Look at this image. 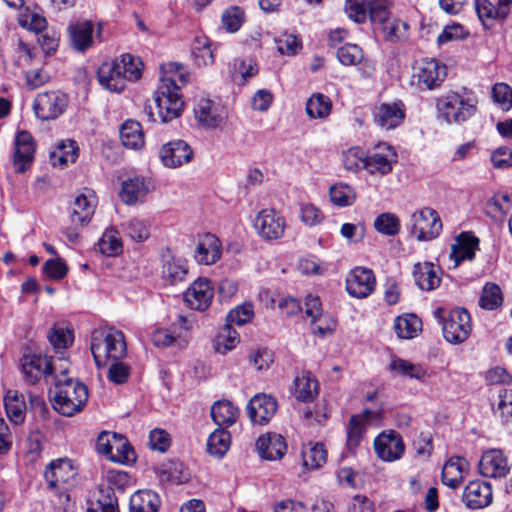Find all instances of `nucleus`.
Returning <instances> with one entry per match:
<instances>
[{"mask_svg": "<svg viewBox=\"0 0 512 512\" xmlns=\"http://www.w3.org/2000/svg\"><path fill=\"white\" fill-rule=\"evenodd\" d=\"M193 151L183 140H175L164 144L160 150V159L164 166L177 168L191 161Z\"/></svg>", "mask_w": 512, "mask_h": 512, "instance_id": "obj_25", "label": "nucleus"}, {"mask_svg": "<svg viewBox=\"0 0 512 512\" xmlns=\"http://www.w3.org/2000/svg\"><path fill=\"white\" fill-rule=\"evenodd\" d=\"M332 109V102L328 96L315 93L306 102V113L311 119H325Z\"/></svg>", "mask_w": 512, "mask_h": 512, "instance_id": "obj_43", "label": "nucleus"}, {"mask_svg": "<svg viewBox=\"0 0 512 512\" xmlns=\"http://www.w3.org/2000/svg\"><path fill=\"white\" fill-rule=\"evenodd\" d=\"M339 62L346 66L357 65L364 59L362 48L356 44L346 43L336 52Z\"/></svg>", "mask_w": 512, "mask_h": 512, "instance_id": "obj_56", "label": "nucleus"}, {"mask_svg": "<svg viewBox=\"0 0 512 512\" xmlns=\"http://www.w3.org/2000/svg\"><path fill=\"white\" fill-rule=\"evenodd\" d=\"M511 2L512 0H498V6L495 7L489 0H476L475 9L479 19L485 23L488 20L506 18Z\"/></svg>", "mask_w": 512, "mask_h": 512, "instance_id": "obj_37", "label": "nucleus"}, {"mask_svg": "<svg viewBox=\"0 0 512 512\" xmlns=\"http://www.w3.org/2000/svg\"><path fill=\"white\" fill-rule=\"evenodd\" d=\"M188 274L185 261L171 258L164 262L162 267V278L171 285L183 282Z\"/></svg>", "mask_w": 512, "mask_h": 512, "instance_id": "obj_45", "label": "nucleus"}, {"mask_svg": "<svg viewBox=\"0 0 512 512\" xmlns=\"http://www.w3.org/2000/svg\"><path fill=\"white\" fill-rule=\"evenodd\" d=\"M381 417L380 410L365 408L362 413L351 416L346 427V446L351 452H355L360 445L370 423L378 421Z\"/></svg>", "mask_w": 512, "mask_h": 512, "instance_id": "obj_11", "label": "nucleus"}, {"mask_svg": "<svg viewBox=\"0 0 512 512\" xmlns=\"http://www.w3.org/2000/svg\"><path fill=\"white\" fill-rule=\"evenodd\" d=\"M240 341L237 331L231 326H225L217 335L215 339V350L218 353L226 354L227 352L236 348Z\"/></svg>", "mask_w": 512, "mask_h": 512, "instance_id": "obj_55", "label": "nucleus"}, {"mask_svg": "<svg viewBox=\"0 0 512 512\" xmlns=\"http://www.w3.org/2000/svg\"><path fill=\"white\" fill-rule=\"evenodd\" d=\"M150 191V183L142 176H133L121 184L120 198L127 205L144 201Z\"/></svg>", "mask_w": 512, "mask_h": 512, "instance_id": "obj_30", "label": "nucleus"}, {"mask_svg": "<svg viewBox=\"0 0 512 512\" xmlns=\"http://www.w3.org/2000/svg\"><path fill=\"white\" fill-rule=\"evenodd\" d=\"M303 466L307 469H318L327 460V451L321 443L308 444L302 451Z\"/></svg>", "mask_w": 512, "mask_h": 512, "instance_id": "obj_46", "label": "nucleus"}, {"mask_svg": "<svg viewBox=\"0 0 512 512\" xmlns=\"http://www.w3.org/2000/svg\"><path fill=\"white\" fill-rule=\"evenodd\" d=\"M160 505L159 495L149 489L134 492L129 501L130 512H158Z\"/></svg>", "mask_w": 512, "mask_h": 512, "instance_id": "obj_34", "label": "nucleus"}, {"mask_svg": "<svg viewBox=\"0 0 512 512\" xmlns=\"http://www.w3.org/2000/svg\"><path fill=\"white\" fill-rule=\"evenodd\" d=\"M49 156L53 166L62 167L69 162L73 163L78 157L77 143L73 140L62 141Z\"/></svg>", "mask_w": 512, "mask_h": 512, "instance_id": "obj_42", "label": "nucleus"}, {"mask_svg": "<svg viewBox=\"0 0 512 512\" xmlns=\"http://www.w3.org/2000/svg\"><path fill=\"white\" fill-rule=\"evenodd\" d=\"M14 146V169L17 173H23L31 165L34 159L36 144L31 133L26 130H22L16 134Z\"/></svg>", "mask_w": 512, "mask_h": 512, "instance_id": "obj_21", "label": "nucleus"}, {"mask_svg": "<svg viewBox=\"0 0 512 512\" xmlns=\"http://www.w3.org/2000/svg\"><path fill=\"white\" fill-rule=\"evenodd\" d=\"M374 450L379 459L384 462H394L402 458L405 445L401 435L388 430L380 433L374 439Z\"/></svg>", "mask_w": 512, "mask_h": 512, "instance_id": "obj_13", "label": "nucleus"}, {"mask_svg": "<svg viewBox=\"0 0 512 512\" xmlns=\"http://www.w3.org/2000/svg\"><path fill=\"white\" fill-rule=\"evenodd\" d=\"M120 69L124 72L125 80L138 79L141 76V61L131 54H123L118 61Z\"/></svg>", "mask_w": 512, "mask_h": 512, "instance_id": "obj_60", "label": "nucleus"}, {"mask_svg": "<svg viewBox=\"0 0 512 512\" xmlns=\"http://www.w3.org/2000/svg\"><path fill=\"white\" fill-rule=\"evenodd\" d=\"M507 457L499 449L484 452L479 461V472L486 478L500 479L510 472Z\"/></svg>", "mask_w": 512, "mask_h": 512, "instance_id": "obj_20", "label": "nucleus"}, {"mask_svg": "<svg viewBox=\"0 0 512 512\" xmlns=\"http://www.w3.org/2000/svg\"><path fill=\"white\" fill-rule=\"evenodd\" d=\"M88 400L87 387L75 378L60 377L55 383L52 406L60 414L71 417L83 410Z\"/></svg>", "mask_w": 512, "mask_h": 512, "instance_id": "obj_4", "label": "nucleus"}, {"mask_svg": "<svg viewBox=\"0 0 512 512\" xmlns=\"http://www.w3.org/2000/svg\"><path fill=\"white\" fill-rule=\"evenodd\" d=\"M194 114L198 123L207 128H217L225 119L224 109L220 103L205 97L196 101Z\"/></svg>", "mask_w": 512, "mask_h": 512, "instance_id": "obj_23", "label": "nucleus"}, {"mask_svg": "<svg viewBox=\"0 0 512 512\" xmlns=\"http://www.w3.org/2000/svg\"><path fill=\"white\" fill-rule=\"evenodd\" d=\"M222 254L220 240L211 233L200 235L194 253V258L201 265H212L216 263Z\"/></svg>", "mask_w": 512, "mask_h": 512, "instance_id": "obj_27", "label": "nucleus"}, {"mask_svg": "<svg viewBox=\"0 0 512 512\" xmlns=\"http://www.w3.org/2000/svg\"><path fill=\"white\" fill-rule=\"evenodd\" d=\"M214 288L207 278L196 279L184 293L186 304L194 310L205 311L212 302Z\"/></svg>", "mask_w": 512, "mask_h": 512, "instance_id": "obj_18", "label": "nucleus"}, {"mask_svg": "<svg viewBox=\"0 0 512 512\" xmlns=\"http://www.w3.org/2000/svg\"><path fill=\"white\" fill-rule=\"evenodd\" d=\"M499 401L494 408V415L503 423H512V390L503 389L499 392Z\"/></svg>", "mask_w": 512, "mask_h": 512, "instance_id": "obj_58", "label": "nucleus"}, {"mask_svg": "<svg viewBox=\"0 0 512 512\" xmlns=\"http://www.w3.org/2000/svg\"><path fill=\"white\" fill-rule=\"evenodd\" d=\"M97 79L100 85L110 92L120 93L126 87L125 75L117 60L102 63L97 70Z\"/></svg>", "mask_w": 512, "mask_h": 512, "instance_id": "obj_26", "label": "nucleus"}, {"mask_svg": "<svg viewBox=\"0 0 512 512\" xmlns=\"http://www.w3.org/2000/svg\"><path fill=\"white\" fill-rule=\"evenodd\" d=\"M245 21V12L239 6H230L221 16L222 27L229 33L237 32Z\"/></svg>", "mask_w": 512, "mask_h": 512, "instance_id": "obj_52", "label": "nucleus"}, {"mask_svg": "<svg viewBox=\"0 0 512 512\" xmlns=\"http://www.w3.org/2000/svg\"><path fill=\"white\" fill-rule=\"evenodd\" d=\"M330 200L339 207L350 206L356 199V192L353 187L345 183H337L329 189Z\"/></svg>", "mask_w": 512, "mask_h": 512, "instance_id": "obj_50", "label": "nucleus"}, {"mask_svg": "<svg viewBox=\"0 0 512 512\" xmlns=\"http://www.w3.org/2000/svg\"><path fill=\"white\" fill-rule=\"evenodd\" d=\"M96 205L95 193L90 189H84L75 197L70 206L71 223L80 227L87 225L92 219Z\"/></svg>", "mask_w": 512, "mask_h": 512, "instance_id": "obj_19", "label": "nucleus"}, {"mask_svg": "<svg viewBox=\"0 0 512 512\" xmlns=\"http://www.w3.org/2000/svg\"><path fill=\"white\" fill-rule=\"evenodd\" d=\"M100 252L106 256H116L122 251V241L114 228L106 229L98 241Z\"/></svg>", "mask_w": 512, "mask_h": 512, "instance_id": "obj_48", "label": "nucleus"}, {"mask_svg": "<svg viewBox=\"0 0 512 512\" xmlns=\"http://www.w3.org/2000/svg\"><path fill=\"white\" fill-rule=\"evenodd\" d=\"M345 13L356 23H363L368 16L366 0H346Z\"/></svg>", "mask_w": 512, "mask_h": 512, "instance_id": "obj_62", "label": "nucleus"}, {"mask_svg": "<svg viewBox=\"0 0 512 512\" xmlns=\"http://www.w3.org/2000/svg\"><path fill=\"white\" fill-rule=\"evenodd\" d=\"M168 68L160 78V85L154 95L158 116L164 123L180 116L184 105L180 90L189 78L179 63H170Z\"/></svg>", "mask_w": 512, "mask_h": 512, "instance_id": "obj_1", "label": "nucleus"}, {"mask_svg": "<svg viewBox=\"0 0 512 512\" xmlns=\"http://www.w3.org/2000/svg\"><path fill=\"white\" fill-rule=\"evenodd\" d=\"M253 225L263 240L275 241L283 237L286 220L280 212L274 209H263L256 215Z\"/></svg>", "mask_w": 512, "mask_h": 512, "instance_id": "obj_8", "label": "nucleus"}, {"mask_svg": "<svg viewBox=\"0 0 512 512\" xmlns=\"http://www.w3.org/2000/svg\"><path fill=\"white\" fill-rule=\"evenodd\" d=\"M192 56L198 66H208L214 63V53L211 43L206 38H197L192 46Z\"/></svg>", "mask_w": 512, "mask_h": 512, "instance_id": "obj_53", "label": "nucleus"}, {"mask_svg": "<svg viewBox=\"0 0 512 512\" xmlns=\"http://www.w3.org/2000/svg\"><path fill=\"white\" fill-rule=\"evenodd\" d=\"M239 416V410L230 401H217L211 407V417L218 426L229 427Z\"/></svg>", "mask_w": 512, "mask_h": 512, "instance_id": "obj_39", "label": "nucleus"}, {"mask_svg": "<svg viewBox=\"0 0 512 512\" xmlns=\"http://www.w3.org/2000/svg\"><path fill=\"white\" fill-rule=\"evenodd\" d=\"M447 74V68L436 59H423L414 68L413 77L417 84L427 90L441 85Z\"/></svg>", "mask_w": 512, "mask_h": 512, "instance_id": "obj_12", "label": "nucleus"}, {"mask_svg": "<svg viewBox=\"0 0 512 512\" xmlns=\"http://www.w3.org/2000/svg\"><path fill=\"white\" fill-rule=\"evenodd\" d=\"M256 449L261 458L269 461L281 459L287 449L284 438L277 433H266L256 441Z\"/></svg>", "mask_w": 512, "mask_h": 512, "instance_id": "obj_29", "label": "nucleus"}, {"mask_svg": "<svg viewBox=\"0 0 512 512\" xmlns=\"http://www.w3.org/2000/svg\"><path fill=\"white\" fill-rule=\"evenodd\" d=\"M389 368L391 371L400 376L417 379L419 381H423L427 376V371L423 366L419 364H413L398 357L392 358Z\"/></svg>", "mask_w": 512, "mask_h": 512, "instance_id": "obj_44", "label": "nucleus"}, {"mask_svg": "<svg viewBox=\"0 0 512 512\" xmlns=\"http://www.w3.org/2000/svg\"><path fill=\"white\" fill-rule=\"evenodd\" d=\"M413 278L416 285L423 291H432L441 283L439 268L431 262L416 263L413 268Z\"/></svg>", "mask_w": 512, "mask_h": 512, "instance_id": "obj_32", "label": "nucleus"}, {"mask_svg": "<svg viewBox=\"0 0 512 512\" xmlns=\"http://www.w3.org/2000/svg\"><path fill=\"white\" fill-rule=\"evenodd\" d=\"M71 44L74 49L84 52L93 43V25L90 21H81L68 27Z\"/></svg>", "mask_w": 512, "mask_h": 512, "instance_id": "obj_35", "label": "nucleus"}, {"mask_svg": "<svg viewBox=\"0 0 512 512\" xmlns=\"http://www.w3.org/2000/svg\"><path fill=\"white\" fill-rule=\"evenodd\" d=\"M394 330L401 339H412L422 330V321L414 314H404L394 320Z\"/></svg>", "mask_w": 512, "mask_h": 512, "instance_id": "obj_40", "label": "nucleus"}, {"mask_svg": "<svg viewBox=\"0 0 512 512\" xmlns=\"http://www.w3.org/2000/svg\"><path fill=\"white\" fill-rule=\"evenodd\" d=\"M231 442L230 433L225 429H216L207 440L210 455L221 458L228 451Z\"/></svg>", "mask_w": 512, "mask_h": 512, "instance_id": "obj_47", "label": "nucleus"}, {"mask_svg": "<svg viewBox=\"0 0 512 512\" xmlns=\"http://www.w3.org/2000/svg\"><path fill=\"white\" fill-rule=\"evenodd\" d=\"M375 288L376 278L369 268L355 267L346 277V291L354 298H366L374 292Z\"/></svg>", "mask_w": 512, "mask_h": 512, "instance_id": "obj_14", "label": "nucleus"}, {"mask_svg": "<svg viewBox=\"0 0 512 512\" xmlns=\"http://www.w3.org/2000/svg\"><path fill=\"white\" fill-rule=\"evenodd\" d=\"M277 407V401L274 397L259 393L248 402L247 413L253 423L265 425L274 416Z\"/></svg>", "mask_w": 512, "mask_h": 512, "instance_id": "obj_22", "label": "nucleus"}, {"mask_svg": "<svg viewBox=\"0 0 512 512\" xmlns=\"http://www.w3.org/2000/svg\"><path fill=\"white\" fill-rule=\"evenodd\" d=\"M397 162V154L393 147L387 143L378 144L366 159V171L369 174L385 176L392 172Z\"/></svg>", "mask_w": 512, "mask_h": 512, "instance_id": "obj_15", "label": "nucleus"}, {"mask_svg": "<svg viewBox=\"0 0 512 512\" xmlns=\"http://www.w3.org/2000/svg\"><path fill=\"white\" fill-rule=\"evenodd\" d=\"M72 331L64 325H54L49 333L48 340L56 351L67 349L73 343Z\"/></svg>", "mask_w": 512, "mask_h": 512, "instance_id": "obj_51", "label": "nucleus"}, {"mask_svg": "<svg viewBox=\"0 0 512 512\" xmlns=\"http://www.w3.org/2000/svg\"><path fill=\"white\" fill-rule=\"evenodd\" d=\"M462 500L469 509H482L493 500L490 483L482 480L470 481L464 488Z\"/></svg>", "mask_w": 512, "mask_h": 512, "instance_id": "obj_24", "label": "nucleus"}, {"mask_svg": "<svg viewBox=\"0 0 512 512\" xmlns=\"http://www.w3.org/2000/svg\"><path fill=\"white\" fill-rule=\"evenodd\" d=\"M90 349L98 368L107 367L112 361L123 360L127 354L123 332L113 327L93 330Z\"/></svg>", "mask_w": 512, "mask_h": 512, "instance_id": "obj_3", "label": "nucleus"}, {"mask_svg": "<svg viewBox=\"0 0 512 512\" xmlns=\"http://www.w3.org/2000/svg\"><path fill=\"white\" fill-rule=\"evenodd\" d=\"M88 512H119L117 499L111 490H107L106 493L102 491L101 497L94 507L88 509Z\"/></svg>", "mask_w": 512, "mask_h": 512, "instance_id": "obj_64", "label": "nucleus"}, {"mask_svg": "<svg viewBox=\"0 0 512 512\" xmlns=\"http://www.w3.org/2000/svg\"><path fill=\"white\" fill-rule=\"evenodd\" d=\"M4 407L8 419L15 425L22 424L26 416L24 396L16 390H9L4 397Z\"/></svg>", "mask_w": 512, "mask_h": 512, "instance_id": "obj_36", "label": "nucleus"}, {"mask_svg": "<svg viewBox=\"0 0 512 512\" xmlns=\"http://www.w3.org/2000/svg\"><path fill=\"white\" fill-rule=\"evenodd\" d=\"M388 0H371L369 17L374 25L380 27L384 38L392 43L403 42L409 37V25L393 17L387 10Z\"/></svg>", "mask_w": 512, "mask_h": 512, "instance_id": "obj_5", "label": "nucleus"}, {"mask_svg": "<svg viewBox=\"0 0 512 512\" xmlns=\"http://www.w3.org/2000/svg\"><path fill=\"white\" fill-rule=\"evenodd\" d=\"M492 98L502 110L508 111L512 108V88L505 83H497L492 88Z\"/></svg>", "mask_w": 512, "mask_h": 512, "instance_id": "obj_61", "label": "nucleus"}, {"mask_svg": "<svg viewBox=\"0 0 512 512\" xmlns=\"http://www.w3.org/2000/svg\"><path fill=\"white\" fill-rule=\"evenodd\" d=\"M373 121L382 130H393L402 125L406 117V106L402 100L382 102L373 111Z\"/></svg>", "mask_w": 512, "mask_h": 512, "instance_id": "obj_10", "label": "nucleus"}, {"mask_svg": "<svg viewBox=\"0 0 512 512\" xmlns=\"http://www.w3.org/2000/svg\"><path fill=\"white\" fill-rule=\"evenodd\" d=\"M254 317V308L251 302H245L229 312L227 320L230 324L243 326Z\"/></svg>", "mask_w": 512, "mask_h": 512, "instance_id": "obj_59", "label": "nucleus"}, {"mask_svg": "<svg viewBox=\"0 0 512 512\" xmlns=\"http://www.w3.org/2000/svg\"><path fill=\"white\" fill-rule=\"evenodd\" d=\"M191 325L187 318L179 315L177 323L173 324L174 331L159 329L152 334V342L157 347H169L174 345L178 339L181 338L180 334L175 335L178 328L188 331Z\"/></svg>", "mask_w": 512, "mask_h": 512, "instance_id": "obj_41", "label": "nucleus"}, {"mask_svg": "<svg viewBox=\"0 0 512 512\" xmlns=\"http://www.w3.org/2000/svg\"><path fill=\"white\" fill-rule=\"evenodd\" d=\"M476 94L466 88L448 91L436 100L438 117L449 125H461L478 112Z\"/></svg>", "mask_w": 512, "mask_h": 512, "instance_id": "obj_2", "label": "nucleus"}, {"mask_svg": "<svg viewBox=\"0 0 512 512\" xmlns=\"http://www.w3.org/2000/svg\"><path fill=\"white\" fill-rule=\"evenodd\" d=\"M21 368L25 381L29 384H35L42 377L50 376L51 372L56 369V365L46 356L28 354L23 356Z\"/></svg>", "mask_w": 512, "mask_h": 512, "instance_id": "obj_17", "label": "nucleus"}, {"mask_svg": "<svg viewBox=\"0 0 512 512\" xmlns=\"http://www.w3.org/2000/svg\"><path fill=\"white\" fill-rule=\"evenodd\" d=\"M131 456H133V450L127 439L123 435L117 434L113 444L111 460L114 462H125L129 461Z\"/></svg>", "mask_w": 512, "mask_h": 512, "instance_id": "obj_63", "label": "nucleus"}, {"mask_svg": "<svg viewBox=\"0 0 512 512\" xmlns=\"http://www.w3.org/2000/svg\"><path fill=\"white\" fill-rule=\"evenodd\" d=\"M120 139L122 144L129 148L138 150L144 146V134L142 126L134 120L125 121L120 128Z\"/></svg>", "mask_w": 512, "mask_h": 512, "instance_id": "obj_38", "label": "nucleus"}, {"mask_svg": "<svg viewBox=\"0 0 512 512\" xmlns=\"http://www.w3.org/2000/svg\"><path fill=\"white\" fill-rule=\"evenodd\" d=\"M367 154L359 147H352L342 154V163L347 171L358 172L366 170Z\"/></svg>", "mask_w": 512, "mask_h": 512, "instance_id": "obj_54", "label": "nucleus"}, {"mask_svg": "<svg viewBox=\"0 0 512 512\" xmlns=\"http://www.w3.org/2000/svg\"><path fill=\"white\" fill-rule=\"evenodd\" d=\"M68 99L60 91H46L39 93L33 104V109L37 118L41 120H54L58 118L66 109Z\"/></svg>", "mask_w": 512, "mask_h": 512, "instance_id": "obj_9", "label": "nucleus"}, {"mask_svg": "<svg viewBox=\"0 0 512 512\" xmlns=\"http://www.w3.org/2000/svg\"><path fill=\"white\" fill-rule=\"evenodd\" d=\"M374 227L381 234L394 236L400 230V221L393 213H382L375 218Z\"/></svg>", "mask_w": 512, "mask_h": 512, "instance_id": "obj_57", "label": "nucleus"}, {"mask_svg": "<svg viewBox=\"0 0 512 512\" xmlns=\"http://www.w3.org/2000/svg\"><path fill=\"white\" fill-rule=\"evenodd\" d=\"M319 394V383L309 371H301L293 382V395L298 401L312 402Z\"/></svg>", "mask_w": 512, "mask_h": 512, "instance_id": "obj_31", "label": "nucleus"}, {"mask_svg": "<svg viewBox=\"0 0 512 512\" xmlns=\"http://www.w3.org/2000/svg\"><path fill=\"white\" fill-rule=\"evenodd\" d=\"M479 249V239L472 232H462L451 246L450 259L454 262V268L463 261H471Z\"/></svg>", "mask_w": 512, "mask_h": 512, "instance_id": "obj_28", "label": "nucleus"}, {"mask_svg": "<svg viewBox=\"0 0 512 512\" xmlns=\"http://www.w3.org/2000/svg\"><path fill=\"white\" fill-rule=\"evenodd\" d=\"M410 234L418 241H430L439 236L442 222L436 210L424 207L410 216Z\"/></svg>", "mask_w": 512, "mask_h": 512, "instance_id": "obj_7", "label": "nucleus"}, {"mask_svg": "<svg viewBox=\"0 0 512 512\" xmlns=\"http://www.w3.org/2000/svg\"><path fill=\"white\" fill-rule=\"evenodd\" d=\"M442 309H437L434 314L442 323V331L445 340L452 344L464 342L472 330L471 317L464 308H455L451 310L448 317L442 320Z\"/></svg>", "mask_w": 512, "mask_h": 512, "instance_id": "obj_6", "label": "nucleus"}, {"mask_svg": "<svg viewBox=\"0 0 512 512\" xmlns=\"http://www.w3.org/2000/svg\"><path fill=\"white\" fill-rule=\"evenodd\" d=\"M76 474L70 460L60 459L50 463L44 476L50 490L61 492L73 483Z\"/></svg>", "mask_w": 512, "mask_h": 512, "instance_id": "obj_16", "label": "nucleus"}, {"mask_svg": "<svg viewBox=\"0 0 512 512\" xmlns=\"http://www.w3.org/2000/svg\"><path fill=\"white\" fill-rule=\"evenodd\" d=\"M503 303L500 287L494 283H486L482 289L479 305L486 310H495Z\"/></svg>", "mask_w": 512, "mask_h": 512, "instance_id": "obj_49", "label": "nucleus"}, {"mask_svg": "<svg viewBox=\"0 0 512 512\" xmlns=\"http://www.w3.org/2000/svg\"><path fill=\"white\" fill-rule=\"evenodd\" d=\"M468 462L459 456L451 457L443 466L442 482L450 488H457L463 481Z\"/></svg>", "mask_w": 512, "mask_h": 512, "instance_id": "obj_33", "label": "nucleus"}]
</instances>
